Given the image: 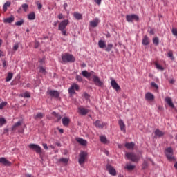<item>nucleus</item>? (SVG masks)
I'll list each match as a JSON object with an SVG mask.
<instances>
[{
    "mask_svg": "<svg viewBox=\"0 0 177 177\" xmlns=\"http://www.w3.org/2000/svg\"><path fill=\"white\" fill-rule=\"evenodd\" d=\"M69 21L68 19H65L61 21L58 25V30L61 31L62 35L67 37V30H66L67 26H68Z\"/></svg>",
    "mask_w": 177,
    "mask_h": 177,
    "instance_id": "f257e3e1",
    "label": "nucleus"
},
{
    "mask_svg": "<svg viewBox=\"0 0 177 177\" xmlns=\"http://www.w3.org/2000/svg\"><path fill=\"white\" fill-rule=\"evenodd\" d=\"M62 60L63 63H74L75 57L69 53H65L62 55Z\"/></svg>",
    "mask_w": 177,
    "mask_h": 177,
    "instance_id": "f03ea898",
    "label": "nucleus"
},
{
    "mask_svg": "<svg viewBox=\"0 0 177 177\" xmlns=\"http://www.w3.org/2000/svg\"><path fill=\"white\" fill-rule=\"evenodd\" d=\"M125 156H126L127 158H128V160H131V161H132L133 162H138V161H139V160H140L139 155H137L132 152L126 153Z\"/></svg>",
    "mask_w": 177,
    "mask_h": 177,
    "instance_id": "7ed1b4c3",
    "label": "nucleus"
},
{
    "mask_svg": "<svg viewBox=\"0 0 177 177\" xmlns=\"http://www.w3.org/2000/svg\"><path fill=\"white\" fill-rule=\"evenodd\" d=\"M86 157H88V153L84 151H81L79 154V160L78 162L81 167L85 164V161L86 160Z\"/></svg>",
    "mask_w": 177,
    "mask_h": 177,
    "instance_id": "20e7f679",
    "label": "nucleus"
},
{
    "mask_svg": "<svg viewBox=\"0 0 177 177\" xmlns=\"http://www.w3.org/2000/svg\"><path fill=\"white\" fill-rule=\"evenodd\" d=\"M165 155L169 161H173V160H174V150L171 147L166 149Z\"/></svg>",
    "mask_w": 177,
    "mask_h": 177,
    "instance_id": "39448f33",
    "label": "nucleus"
},
{
    "mask_svg": "<svg viewBox=\"0 0 177 177\" xmlns=\"http://www.w3.org/2000/svg\"><path fill=\"white\" fill-rule=\"evenodd\" d=\"M29 149H31L32 150H35V151H36L37 154L42 153V149H41V147L38 145L30 144L29 145Z\"/></svg>",
    "mask_w": 177,
    "mask_h": 177,
    "instance_id": "423d86ee",
    "label": "nucleus"
},
{
    "mask_svg": "<svg viewBox=\"0 0 177 177\" xmlns=\"http://www.w3.org/2000/svg\"><path fill=\"white\" fill-rule=\"evenodd\" d=\"M80 90V86L78 84L73 83L71 86L68 88V93L69 95H75V91Z\"/></svg>",
    "mask_w": 177,
    "mask_h": 177,
    "instance_id": "0eeeda50",
    "label": "nucleus"
},
{
    "mask_svg": "<svg viewBox=\"0 0 177 177\" xmlns=\"http://www.w3.org/2000/svg\"><path fill=\"white\" fill-rule=\"evenodd\" d=\"M126 20L129 23H132V21H133V20H136V21H138V20H139V17L134 14L130 15H127Z\"/></svg>",
    "mask_w": 177,
    "mask_h": 177,
    "instance_id": "6e6552de",
    "label": "nucleus"
},
{
    "mask_svg": "<svg viewBox=\"0 0 177 177\" xmlns=\"http://www.w3.org/2000/svg\"><path fill=\"white\" fill-rule=\"evenodd\" d=\"M106 171H108L112 176H115V175H117V171H115V169L111 166V165H106Z\"/></svg>",
    "mask_w": 177,
    "mask_h": 177,
    "instance_id": "1a4fd4ad",
    "label": "nucleus"
},
{
    "mask_svg": "<svg viewBox=\"0 0 177 177\" xmlns=\"http://www.w3.org/2000/svg\"><path fill=\"white\" fill-rule=\"evenodd\" d=\"M47 93L52 97H55L56 99L60 96V93L56 90H48Z\"/></svg>",
    "mask_w": 177,
    "mask_h": 177,
    "instance_id": "9d476101",
    "label": "nucleus"
},
{
    "mask_svg": "<svg viewBox=\"0 0 177 177\" xmlns=\"http://www.w3.org/2000/svg\"><path fill=\"white\" fill-rule=\"evenodd\" d=\"M93 81L95 85H96L97 86H103V83L100 81V79L99 78V77H97L96 75H93Z\"/></svg>",
    "mask_w": 177,
    "mask_h": 177,
    "instance_id": "9b49d317",
    "label": "nucleus"
},
{
    "mask_svg": "<svg viewBox=\"0 0 177 177\" xmlns=\"http://www.w3.org/2000/svg\"><path fill=\"white\" fill-rule=\"evenodd\" d=\"M111 85L112 88L115 89V91H116V92H118V91H121V87H120L118 83H117V82H115L114 80H112L111 81Z\"/></svg>",
    "mask_w": 177,
    "mask_h": 177,
    "instance_id": "f8f14e48",
    "label": "nucleus"
},
{
    "mask_svg": "<svg viewBox=\"0 0 177 177\" xmlns=\"http://www.w3.org/2000/svg\"><path fill=\"white\" fill-rule=\"evenodd\" d=\"M77 112L80 115H86L88 113H89V110L86 108H84L82 106H80L78 108Z\"/></svg>",
    "mask_w": 177,
    "mask_h": 177,
    "instance_id": "ddd939ff",
    "label": "nucleus"
},
{
    "mask_svg": "<svg viewBox=\"0 0 177 177\" xmlns=\"http://www.w3.org/2000/svg\"><path fill=\"white\" fill-rule=\"evenodd\" d=\"M0 164H3L5 167H10L12 163L5 158H0Z\"/></svg>",
    "mask_w": 177,
    "mask_h": 177,
    "instance_id": "4468645a",
    "label": "nucleus"
},
{
    "mask_svg": "<svg viewBox=\"0 0 177 177\" xmlns=\"http://www.w3.org/2000/svg\"><path fill=\"white\" fill-rule=\"evenodd\" d=\"M155 138H162L165 135V132L157 129L154 131Z\"/></svg>",
    "mask_w": 177,
    "mask_h": 177,
    "instance_id": "2eb2a0df",
    "label": "nucleus"
},
{
    "mask_svg": "<svg viewBox=\"0 0 177 177\" xmlns=\"http://www.w3.org/2000/svg\"><path fill=\"white\" fill-rule=\"evenodd\" d=\"M145 100H147V102H153V100H154V95L150 92L147 93L145 94Z\"/></svg>",
    "mask_w": 177,
    "mask_h": 177,
    "instance_id": "dca6fc26",
    "label": "nucleus"
},
{
    "mask_svg": "<svg viewBox=\"0 0 177 177\" xmlns=\"http://www.w3.org/2000/svg\"><path fill=\"white\" fill-rule=\"evenodd\" d=\"M118 124L120 128V131H122V132H124L125 133V132H127V129H125V123H124V121L120 119L118 121Z\"/></svg>",
    "mask_w": 177,
    "mask_h": 177,
    "instance_id": "f3484780",
    "label": "nucleus"
},
{
    "mask_svg": "<svg viewBox=\"0 0 177 177\" xmlns=\"http://www.w3.org/2000/svg\"><path fill=\"white\" fill-rule=\"evenodd\" d=\"M93 124L95 125V127H96V128H99L100 129L104 128V123L101 122L100 120H96L95 122H94Z\"/></svg>",
    "mask_w": 177,
    "mask_h": 177,
    "instance_id": "a211bd4d",
    "label": "nucleus"
},
{
    "mask_svg": "<svg viewBox=\"0 0 177 177\" xmlns=\"http://www.w3.org/2000/svg\"><path fill=\"white\" fill-rule=\"evenodd\" d=\"M99 23H100V20H99V19L95 18L94 19L93 21H90V26L91 27H97V26L99 25Z\"/></svg>",
    "mask_w": 177,
    "mask_h": 177,
    "instance_id": "6ab92c4d",
    "label": "nucleus"
},
{
    "mask_svg": "<svg viewBox=\"0 0 177 177\" xmlns=\"http://www.w3.org/2000/svg\"><path fill=\"white\" fill-rule=\"evenodd\" d=\"M76 141L77 142V143L81 145V146H86V145H88V141L81 138H76Z\"/></svg>",
    "mask_w": 177,
    "mask_h": 177,
    "instance_id": "aec40b11",
    "label": "nucleus"
},
{
    "mask_svg": "<svg viewBox=\"0 0 177 177\" xmlns=\"http://www.w3.org/2000/svg\"><path fill=\"white\" fill-rule=\"evenodd\" d=\"M165 102L167 103V104L169 106V107H171V109H174L175 107V105H174V103L172 102V99L169 97H166Z\"/></svg>",
    "mask_w": 177,
    "mask_h": 177,
    "instance_id": "412c9836",
    "label": "nucleus"
},
{
    "mask_svg": "<svg viewBox=\"0 0 177 177\" xmlns=\"http://www.w3.org/2000/svg\"><path fill=\"white\" fill-rule=\"evenodd\" d=\"M68 161H70V158H61L58 160V162H62V164H65V165L68 164Z\"/></svg>",
    "mask_w": 177,
    "mask_h": 177,
    "instance_id": "4be33fe9",
    "label": "nucleus"
},
{
    "mask_svg": "<svg viewBox=\"0 0 177 177\" xmlns=\"http://www.w3.org/2000/svg\"><path fill=\"white\" fill-rule=\"evenodd\" d=\"M14 21H15V17H13V16H11L8 18L3 19V23L10 24V23H13Z\"/></svg>",
    "mask_w": 177,
    "mask_h": 177,
    "instance_id": "5701e85b",
    "label": "nucleus"
},
{
    "mask_svg": "<svg viewBox=\"0 0 177 177\" xmlns=\"http://www.w3.org/2000/svg\"><path fill=\"white\" fill-rule=\"evenodd\" d=\"M100 140L102 143H104V145H106V143H110L109 140H107V138L104 136H100Z\"/></svg>",
    "mask_w": 177,
    "mask_h": 177,
    "instance_id": "b1692460",
    "label": "nucleus"
},
{
    "mask_svg": "<svg viewBox=\"0 0 177 177\" xmlns=\"http://www.w3.org/2000/svg\"><path fill=\"white\" fill-rule=\"evenodd\" d=\"M93 73V71L88 73V71H83L82 72V74L83 77H85V78H89L92 75Z\"/></svg>",
    "mask_w": 177,
    "mask_h": 177,
    "instance_id": "393cba45",
    "label": "nucleus"
},
{
    "mask_svg": "<svg viewBox=\"0 0 177 177\" xmlns=\"http://www.w3.org/2000/svg\"><path fill=\"white\" fill-rule=\"evenodd\" d=\"M150 44V39L147 36H145L142 39V45L147 46Z\"/></svg>",
    "mask_w": 177,
    "mask_h": 177,
    "instance_id": "a878e982",
    "label": "nucleus"
},
{
    "mask_svg": "<svg viewBox=\"0 0 177 177\" xmlns=\"http://www.w3.org/2000/svg\"><path fill=\"white\" fill-rule=\"evenodd\" d=\"M125 147L127 149H129V150H132V149H133V147H135V143H133V142H127L125 144Z\"/></svg>",
    "mask_w": 177,
    "mask_h": 177,
    "instance_id": "bb28decb",
    "label": "nucleus"
},
{
    "mask_svg": "<svg viewBox=\"0 0 177 177\" xmlns=\"http://www.w3.org/2000/svg\"><path fill=\"white\" fill-rule=\"evenodd\" d=\"M98 46L101 49H104V48H106V41H104L103 40H99Z\"/></svg>",
    "mask_w": 177,
    "mask_h": 177,
    "instance_id": "cd10ccee",
    "label": "nucleus"
},
{
    "mask_svg": "<svg viewBox=\"0 0 177 177\" xmlns=\"http://www.w3.org/2000/svg\"><path fill=\"white\" fill-rule=\"evenodd\" d=\"M62 124L64 127H67L70 124V119L66 117L62 118Z\"/></svg>",
    "mask_w": 177,
    "mask_h": 177,
    "instance_id": "c85d7f7f",
    "label": "nucleus"
},
{
    "mask_svg": "<svg viewBox=\"0 0 177 177\" xmlns=\"http://www.w3.org/2000/svg\"><path fill=\"white\" fill-rule=\"evenodd\" d=\"M44 115H45L44 113H38L34 116V118L35 120H42V118H44Z\"/></svg>",
    "mask_w": 177,
    "mask_h": 177,
    "instance_id": "c756f323",
    "label": "nucleus"
},
{
    "mask_svg": "<svg viewBox=\"0 0 177 177\" xmlns=\"http://www.w3.org/2000/svg\"><path fill=\"white\" fill-rule=\"evenodd\" d=\"M124 168L127 169V171H133V169H135V165L127 164Z\"/></svg>",
    "mask_w": 177,
    "mask_h": 177,
    "instance_id": "7c9ffc66",
    "label": "nucleus"
},
{
    "mask_svg": "<svg viewBox=\"0 0 177 177\" xmlns=\"http://www.w3.org/2000/svg\"><path fill=\"white\" fill-rule=\"evenodd\" d=\"M22 124V122L21 121H18L13 126H12V131H16V129L19 127H20V125H21Z\"/></svg>",
    "mask_w": 177,
    "mask_h": 177,
    "instance_id": "2f4dec72",
    "label": "nucleus"
},
{
    "mask_svg": "<svg viewBox=\"0 0 177 177\" xmlns=\"http://www.w3.org/2000/svg\"><path fill=\"white\" fill-rule=\"evenodd\" d=\"M9 6H10V1H7L6 3H5L3 6V12H6L8 10V8H9Z\"/></svg>",
    "mask_w": 177,
    "mask_h": 177,
    "instance_id": "473e14b6",
    "label": "nucleus"
},
{
    "mask_svg": "<svg viewBox=\"0 0 177 177\" xmlns=\"http://www.w3.org/2000/svg\"><path fill=\"white\" fill-rule=\"evenodd\" d=\"M28 20H35V13L31 12L28 15Z\"/></svg>",
    "mask_w": 177,
    "mask_h": 177,
    "instance_id": "72a5a7b5",
    "label": "nucleus"
},
{
    "mask_svg": "<svg viewBox=\"0 0 177 177\" xmlns=\"http://www.w3.org/2000/svg\"><path fill=\"white\" fill-rule=\"evenodd\" d=\"M12 78H13V73H8V75H7V77L6 78V82H9V81H10V80H12Z\"/></svg>",
    "mask_w": 177,
    "mask_h": 177,
    "instance_id": "f704fd0d",
    "label": "nucleus"
},
{
    "mask_svg": "<svg viewBox=\"0 0 177 177\" xmlns=\"http://www.w3.org/2000/svg\"><path fill=\"white\" fill-rule=\"evenodd\" d=\"M73 16L77 19V20H81L82 19V15L78 12H74Z\"/></svg>",
    "mask_w": 177,
    "mask_h": 177,
    "instance_id": "c9c22d12",
    "label": "nucleus"
},
{
    "mask_svg": "<svg viewBox=\"0 0 177 177\" xmlns=\"http://www.w3.org/2000/svg\"><path fill=\"white\" fill-rule=\"evenodd\" d=\"M39 71L41 74H44V75H46V70L43 66H39Z\"/></svg>",
    "mask_w": 177,
    "mask_h": 177,
    "instance_id": "e433bc0d",
    "label": "nucleus"
},
{
    "mask_svg": "<svg viewBox=\"0 0 177 177\" xmlns=\"http://www.w3.org/2000/svg\"><path fill=\"white\" fill-rule=\"evenodd\" d=\"M52 115L57 118V122H59V121H60V120H62V116L60 115L57 114L56 112H53Z\"/></svg>",
    "mask_w": 177,
    "mask_h": 177,
    "instance_id": "4c0bfd02",
    "label": "nucleus"
},
{
    "mask_svg": "<svg viewBox=\"0 0 177 177\" xmlns=\"http://www.w3.org/2000/svg\"><path fill=\"white\" fill-rule=\"evenodd\" d=\"M113 45L112 44H109L105 48L106 52H110L113 49Z\"/></svg>",
    "mask_w": 177,
    "mask_h": 177,
    "instance_id": "58836bf2",
    "label": "nucleus"
},
{
    "mask_svg": "<svg viewBox=\"0 0 177 177\" xmlns=\"http://www.w3.org/2000/svg\"><path fill=\"white\" fill-rule=\"evenodd\" d=\"M153 42L154 45H156V46H157L160 44V39H158V37H156L155 38H153Z\"/></svg>",
    "mask_w": 177,
    "mask_h": 177,
    "instance_id": "ea45409f",
    "label": "nucleus"
},
{
    "mask_svg": "<svg viewBox=\"0 0 177 177\" xmlns=\"http://www.w3.org/2000/svg\"><path fill=\"white\" fill-rule=\"evenodd\" d=\"M24 24V20L21 19L20 21L15 22V26H23Z\"/></svg>",
    "mask_w": 177,
    "mask_h": 177,
    "instance_id": "a19ab883",
    "label": "nucleus"
},
{
    "mask_svg": "<svg viewBox=\"0 0 177 177\" xmlns=\"http://www.w3.org/2000/svg\"><path fill=\"white\" fill-rule=\"evenodd\" d=\"M8 104V102H3L0 104V110H2L3 107H5Z\"/></svg>",
    "mask_w": 177,
    "mask_h": 177,
    "instance_id": "79ce46f5",
    "label": "nucleus"
},
{
    "mask_svg": "<svg viewBox=\"0 0 177 177\" xmlns=\"http://www.w3.org/2000/svg\"><path fill=\"white\" fill-rule=\"evenodd\" d=\"M22 9H24V12H27V9H28V5L26 3L22 4Z\"/></svg>",
    "mask_w": 177,
    "mask_h": 177,
    "instance_id": "37998d69",
    "label": "nucleus"
},
{
    "mask_svg": "<svg viewBox=\"0 0 177 177\" xmlns=\"http://www.w3.org/2000/svg\"><path fill=\"white\" fill-rule=\"evenodd\" d=\"M171 32L174 37H177V29L175 28H173L171 30Z\"/></svg>",
    "mask_w": 177,
    "mask_h": 177,
    "instance_id": "c03bdc74",
    "label": "nucleus"
},
{
    "mask_svg": "<svg viewBox=\"0 0 177 177\" xmlns=\"http://www.w3.org/2000/svg\"><path fill=\"white\" fill-rule=\"evenodd\" d=\"M155 66L156 68H158V70H162V71L164 70V68L161 66V65L158 64V63H156Z\"/></svg>",
    "mask_w": 177,
    "mask_h": 177,
    "instance_id": "a18cd8bd",
    "label": "nucleus"
},
{
    "mask_svg": "<svg viewBox=\"0 0 177 177\" xmlns=\"http://www.w3.org/2000/svg\"><path fill=\"white\" fill-rule=\"evenodd\" d=\"M36 4L38 6L39 10H40V9H42V4L41 3V1H37Z\"/></svg>",
    "mask_w": 177,
    "mask_h": 177,
    "instance_id": "49530a36",
    "label": "nucleus"
},
{
    "mask_svg": "<svg viewBox=\"0 0 177 177\" xmlns=\"http://www.w3.org/2000/svg\"><path fill=\"white\" fill-rule=\"evenodd\" d=\"M76 80L77 81H78V82H82V77H81L80 75H77Z\"/></svg>",
    "mask_w": 177,
    "mask_h": 177,
    "instance_id": "de8ad7c7",
    "label": "nucleus"
},
{
    "mask_svg": "<svg viewBox=\"0 0 177 177\" xmlns=\"http://www.w3.org/2000/svg\"><path fill=\"white\" fill-rule=\"evenodd\" d=\"M151 86L153 88H155L156 89H158V85H157V84H156V82H151Z\"/></svg>",
    "mask_w": 177,
    "mask_h": 177,
    "instance_id": "09e8293b",
    "label": "nucleus"
},
{
    "mask_svg": "<svg viewBox=\"0 0 177 177\" xmlns=\"http://www.w3.org/2000/svg\"><path fill=\"white\" fill-rule=\"evenodd\" d=\"M6 123V120H5V118H0V125H3V124Z\"/></svg>",
    "mask_w": 177,
    "mask_h": 177,
    "instance_id": "8fccbe9b",
    "label": "nucleus"
},
{
    "mask_svg": "<svg viewBox=\"0 0 177 177\" xmlns=\"http://www.w3.org/2000/svg\"><path fill=\"white\" fill-rule=\"evenodd\" d=\"M168 57H171V59L174 60V53H172V51L168 53Z\"/></svg>",
    "mask_w": 177,
    "mask_h": 177,
    "instance_id": "3c124183",
    "label": "nucleus"
},
{
    "mask_svg": "<svg viewBox=\"0 0 177 177\" xmlns=\"http://www.w3.org/2000/svg\"><path fill=\"white\" fill-rule=\"evenodd\" d=\"M24 97H31V95H30V93L26 92L24 93Z\"/></svg>",
    "mask_w": 177,
    "mask_h": 177,
    "instance_id": "603ef678",
    "label": "nucleus"
},
{
    "mask_svg": "<svg viewBox=\"0 0 177 177\" xmlns=\"http://www.w3.org/2000/svg\"><path fill=\"white\" fill-rule=\"evenodd\" d=\"M17 49H19V44H16L13 46V50H15V52H16V50H17Z\"/></svg>",
    "mask_w": 177,
    "mask_h": 177,
    "instance_id": "864d4df0",
    "label": "nucleus"
},
{
    "mask_svg": "<svg viewBox=\"0 0 177 177\" xmlns=\"http://www.w3.org/2000/svg\"><path fill=\"white\" fill-rule=\"evenodd\" d=\"M83 96L84 99H87V100L89 99V95L86 93H84Z\"/></svg>",
    "mask_w": 177,
    "mask_h": 177,
    "instance_id": "5fc2aeb1",
    "label": "nucleus"
},
{
    "mask_svg": "<svg viewBox=\"0 0 177 177\" xmlns=\"http://www.w3.org/2000/svg\"><path fill=\"white\" fill-rule=\"evenodd\" d=\"M94 2H95V3H97V5H101L102 0H94Z\"/></svg>",
    "mask_w": 177,
    "mask_h": 177,
    "instance_id": "6e6d98bb",
    "label": "nucleus"
},
{
    "mask_svg": "<svg viewBox=\"0 0 177 177\" xmlns=\"http://www.w3.org/2000/svg\"><path fill=\"white\" fill-rule=\"evenodd\" d=\"M58 19L59 20H62V19H64V17H63V14H59Z\"/></svg>",
    "mask_w": 177,
    "mask_h": 177,
    "instance_id": "4d7b16f0",
    "label": "nucleus"
},
{
    "mask_svg": "<svg viewBox=\"0 0 177 177\" xmlns=\"http://www.w3.org/2000/svg\"><path fill=\"white\" fill-rule=\"evenodd\" d=\"M38 46H39V43H38V41H35V49H37V48H38Z\"/></svg>",
    "mask_w": 177,
    "mask_h": 177,
    "instance_id": "13d9d810",
    "label": "nucleus"
},
{
    "mask_svg": "<svg viewBox=\"0 0 177 177\" xmlns=\"http://www.w3.org/2000/svg\"><path fill=\"white\" fill-rule=\"evenodd\" d=\"M142 168H147V162H145L143 164H142Z\"/></svg>",
    "mask_w": 177,
    "mask_h": 177,
    "instance_id": "bf43d9fd",
    "label": "nucleus"
},
{
    "mask_svg": "<svg viewBox=\"0 0 177 177\" xmlns=\"http://www.w3.org/2000/svg\"><path fill=\"white\" fill-rule=\"evenodd\" d=\"M43 147H44V149H45V150H48V145L43 144Z\"/></svg>",
    "mask_w": 177,
    "mask_h": 177,
    "instance_id": "052dcab7",
    "label": "nucleus"
},
{
    "mask_svg": "<svg viewBox=\"0 0 177 177\" xmlns=\"http://www.w3.org/2000/svg\"><path fill=\"white\" fill-rule=\"evenodd\" d=\"M149 34H150V35H154V30L151 29V30L149 31Z\"/></svg>",
    "mask_w": 177,
    "mask_h": 177,
    "instance_id": "680f3d73",
    "label": "nucleus"
},
{
    "mask_svg": "<svg viewBox=\"0 0 177 177\" xmlns=\"http://www.w3.org/2000/svg\"><path fill=\"white\" fill-rule=\"evenodd\" d=\"M3 56H5V54L2 50H0V57H3Z\"/></svg>",
    "mask_w": 177,
    "mask_h": 177,
    "instance_id": "e2e57ef3",
    "label": "nucleus"
},
{
    "mask_svg": "<svg viewBox=\"0 0 177 177\" xmlns=\"http://www.w3.org/2000/svg\"><path fill=\"white\" fill-rule=\"evenodd\" d=\"M169 84H175V80L171 79V80H169Z\"/></svg>",
    "mask_w": 177,
    "mask_h": 177,
    "instance_id": "0e129e2a",
    "label": "nucleus"
},
{
    "mask_svg": "<svg viewBox=\"0 0 177 177\" xmlns=\"http://www.w3.org/2000/svg\"><path fill=\"white\" fill-rule=\"evenodd\" d=\"M3 67H6V61L5 60L3 61Z\"/></svg>",
    "mask_w": 177,
    "mask_h": 177,
    "instance_id": "69168bd1",
    "label": "nucleus"
},
{
    "mask_svg": "<svg viewBox=\"0 0 177 177\" xmlns=\"http://www.w3.org/2000/svg\"><path fill=\"white\" fill-rule=\"evenodd\" d=\"M67 6H68V5L67 4V3H65L64 4V9H66L67 8Z\"/></svg>",
    "mask_w": 177,
    "mask_h": 177,
    "instance_id": "338daca9",
    "label": "nucleus"
},
{
    "mask_svg": "<svg viewBox=\"0 0 177 177\" xmlns=\"http://www.w3.org/2000/svg\"><path fill=\"white\" fill-rule=\"evenodd\" d=\"M59 132H60V133H63V132H64V130H63V129H59Z\"/></svg>",
    "mask_w": 177,
    "mask_h": 177,
    "instance_id": "774afa93",
    "label": "nucleus"
}]
</instances>
